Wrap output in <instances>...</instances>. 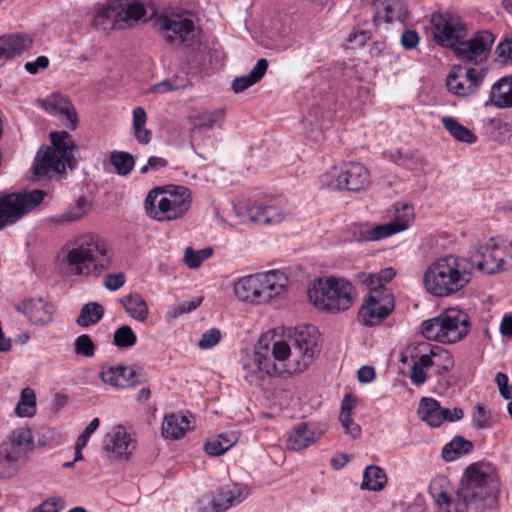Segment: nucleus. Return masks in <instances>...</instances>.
<instances>
[{
  "label": "nucleus",
  "instance_id": "obj_1",
  "mask_svg": "<svg viewBox=\"0 0 512 512\" xmlns=\"http://www.w3.org/2000/svg\"><path fill=\"white\" fill-rule=\"evenodd\" d=\"M318 340V331L312 325L295 327L287 341L277 339L270 332L263 334L253 355H246L241 360L244 378L253 382L283 372H303L318 353Z\"/></svg>",
  "mask_w": 512,
  "mask_h": 512
},
{
  "label": "nucleus",
  "instance_id": "obj_2",
  "mask_svg": "<svg viewBox=\"0 0 512 512\" xmlns=\"http://www.w3.org/2000/svg\"><path fill=\"white\" fill-rule=\"evenodd\" d=\"M111 267L105 240L84 234L69 241L62 250L60 268L68 275L99 277Z\"/></svg>",
  "mask_w": 512,
  "mask_h": 512
},
{
  "label": "nucleus",
  "instance_id": "obj_3",
  "mask_svg": "<svg viewBox=\"0 0 512 512\" xmlns=\"http://www.w3.org/2000/svg\"><path fill=\"white\" fill-rule=\"evenodd\" d=\"M471 279V268L465 258L446 255L427 266L423 286L427 293L435 297H448L464 289Z\"/></svg>",
  "mask_w": 512,
  "mask_h": 512
},
{
  "label": "nucleus",
  "instance_id": "obj_4",
  "mask_svg": "<svg viewBox=\"0 0 512 512\" xmlns=\"http://www.w3.org/2000/svg\"><path fill=\"white\" fill-rule=\"evenodd\" d=\"M475 511L484 512L497 507L500 493L499 475L490 463L478 462L466 468L459 488Z\"/></svg>",
  "mask_w": 512,
  "mask_h": 512
},
{
  "label": "nucleus",
  "instance_id": "obj_5",
  "mask_svg": "<svg viewBox=\"0 0 512 512\" xmlns=\"http://www.w3.org/2000/svg\"><path fill=\"white\" fill-rule=\"evenodd\" d=\"M191 206V192L182 185H166L150 190L145 199L147 215L157 221L181 218Z\"/></svg>",
  "mask_w": 512,
  "mask_h": 512
},
{
  "label": "nucleus",
  "instance_id": "obj_6",
  "mask_svg": "<svg viewBox=\"0 0 512 512\" xmlns=\"http://www.w3.org/2000/svg\"><path fill=\"white\" fill-rule=\"evenodd\" d=\"M288 284L285 273L270 270L240 278L234 284V293L241 301L259 305L280 295Z\"/></svg>",
  "mask_w": 512,
  "mask_h": 512
},
{
  "label": "nucleus",
  "instance_id": "obj_7",
  "mask_svg": "<svg viewBox=\"0 0 512 512\" xmlns=\"http://www.w3.org/2000/svg\"><path fill=\"white\" fill-rule=\"evenodd\" d=\"M409 355L413 361L409 378L414 385H422L427 380L426 369L433 368L438 376L449 373L455 364L450 351L442 346L429 342H419L409 347Z\"/></svg>",
  "mask_w": 512,
  "mask_h": 512
},
{
  "label": "nucleus",
  "instance_id": "obj_8",
  "mask_svg": "<svg viewBox=\"0 0 512 512\" xmlns=\"http://www.w3.org/2000/svg\"><path fill=\"white\" fill-rule=\"evenodd\" d=\"M146 0H109L93 17L92 25L100 30L122 29L149 20Z\"/></svg>",
  "mask_w": 512,
  "mask_h": 512
},
{
  "label": "nucleus",
  "instance_id": "obj_9",
  "mask_svg": "<svg viewBox=\"0 0 512 512\" xmlns=\"http://www.w3.org/2000/svg\"><path fill=\"white\" fill-rule=\"evenodd\" d=\"M34 450V437L28 427H18L0 443V479L15 477Z\"/></svg>",
  "mask_w": 512,
  "mask_h": 512
},
{
  "label": "nucleus",
  "instance_id": "obj_10",
  "mask_svg": "<svg viewBox=\"0 0 512 512\" xmlns=\"http://www.w3.org/2000/svg\"><path fill=\"white\" fill-rule=\"evenodd\" d=\"M469 331L468 315L456 308L447 309L421 324V333L427 340L442 344L457 343L464 339Z\"/></svg>",
  "mask_w": 512,
  "mask_h": 512
},
{
  "label": "nucleus",
  "instance_id": "obj_11",
  "mask_svg": "<svg viewBox=\"0 0 512 512\" xmlns=\"http://www.w3.org/2000/svg\"><path fill=\"white\" fill-rule=\"evenodd\" d=\"M307 294L316 308L331 313L347 310L352 305V285L344 279L319 278Z\"/></svg>",
  "mask_w": 512,
  "mask_h": 512
},
{
  "label": "nucleus",
  "instance_id": "obj_12",
  "mask_svg": "<svg viewBox=\"0 0 512 512\" xmlns=\"http://www.w3.org/2000/svg\"><path fill=\"white\" fill-rule=\"evenodd\" d=\"M50 139L51 146L39 150L34 161L33 169L38 177L64 172L73 158L74 142L69 133L51 132Z\"/></svg>",
  "mask_w": 512,
  "mask_h": 512
},
{
  "label": "nucleus",
  "instance_id": "obj_13",
  "mask_svg": "<svg viewBox=\"0 0 512 512\" xmlns=\"http://www.w3.org/2000/svg\"><path fill=\"white\" fill-rule=\"evenodd\" d=\"M469 258L471 265L487 274L512 269V240L490 238L475 247Z\"/></svg>",
  "mask_w": 512,
  "mask_h": 512
},
{
  "label": "nucleus",
  "instance_id": "obj_14",
  "mask_svg": "<svg viewBox=\"0 0 512 512\" xmlns=\"http://www.w3.org/2000/svg\"><path fill=\"white\" fill-rule=\"evenodd\" d=\"M369 184V172L361 164L344 163L331 167L320 177V185L330 190L357 192Z\"/></svg>",
  "mask_w": 512,
  "mask_h": 512
},
{
  "label": "nucleus",
  "instance_id": "obj_15",
  "mask_svg": "<svg viewBox=\"0 0 512 512\" xmlns=\"http://www.w3.org/2000/svg\"><path fill=\"white\" fill-rule=\"evenodd\" d=\"M44 192L33 190L29 193H10L0 196V230L15 224L38 206L44 199Z\"/></svg>",
  "mask_w": 512,
  "mask_h": 512
},
{
  "label": "nucleus",
  "instance_id": "obj_16",
  "mask_svg": "<svg viewBox=\"0 0 512 512\" xmlns=\"http://www.w3.org/2000/svg\"><path fill=\"white\" fill-rule=\"evenodd\" d=\"M155 26L163 39L173 45L189 41L195 32V25L189 14L164 10L155 20Z\"/></svg>",
  "mask_w": 512,
  "mask_h": 512
},
{
  "label": "nucleus",
  "instance_id": "obj_17",
  "mask_svg": "<svg viewBox=\"0 0 512 512\" xmlns=\"http://www.w3.org/2000/svg\"><path fill=\"white\" fill-rule=\"evenodd\" d=\"M430 23L433 40L444 48L453 47L459 39H464L466 36V26L455 13L434 12L431 14Z\"/></svg>",
  "mask_w": 512,
  "mask_h": 512
},
{
  "label": "nucleus",
  "instance_id": "obj_18",
  "mask_svg": "<svg viewBox=\"0 0 512 512\" xmlns=\"http://www.w3.org/2000/svg\"><path fill=\"white\" fill-rule=\"evenodd\" d=\"M487 69L482 65L468 63L454 66L446 78L448 91L459 97H467L477 91L486 77Z\"/></svg>",
  "mask_w": 512,
  "mask_h": 512
},
{
  "label": "nucleus",
  "instance_id": "obj_19",
  "mask_svg": "<svg viewBox=\"0 0 512 512\" xmlns=\"http://www.w3.org/2000/svg\"><path fill=\"white\" fill-rule=\"evenodd\" d=\"M392 215L393 220L386 224L361 227L359 240L378 241L406 230L414 217L413 207L407 203H396Z\"/></svg>",
  "mask_w": 512,
  "mask_h": 512
},
{
  "label": "nucleus",
  "instance_id": "obj_20",
  "mask_svg": "<svg viewBox=\"0 0 512 512\" xmlns=\"http://www.w3.org/2000/svg\"><path fill=\"white\" fill-rule=\"evenodd\" d=\"M495 38L494 35L486 30L479 31L469 40L459 39L457 44L449 49L462 60L474 62L475 65H481L486 59Z\"/></svg>",
  "mask_w": 512,
  "mask_h": 512
},
{
  "label": "nucleus",
  "instance_id": "obj_21",
  "mask_svg": "<svg viewBox=\"0 0 512 512\" xmlns=\"http://www.w3.org/2000/svg\"><path fill=\"white\" fill-rule=\"evenodd\" d=\"M448 488L449 483L444 478H436L429 485V493L437 505V512H469L473 510L470 503L460 496L459 490L456 496L451 498Z\"/></svg>",
  "mask_w": 512,
  "mask_h": 512
},
{
  "label": "nucleus",
  "instance_id": "obj_22",
  "mask_svg": "<svg viewBox=\"0 0 512 512\" xmlns=\"http://www.w3.org/2000/svg\"><path fill=\"white\" fill-rule=\"evenodd\" d=\"M394 308L391 294H369L359 310V321L367 326H374L385 319Z\"/></svg>",
  "mask_w": 512,
  "mask_h": 512
},
{
  "label": "nucleus",
  "instance_id": "obj_23",
  "mask_svg": "<svg viewBox=\"0 0 512 512\" xmlns=\"http://www.w3.org/2000/svg\"><path fill=\"white\" fill-rule=\"evenodd\" d=\"M417 412L420 419L431 427H439L445 421H458L462 419L464 415L461 408H442L438 401L428 397H424L420 400Z\"/></svg>",
  "mask_w": 512,
  "mask_h": 512
},
{
  "label": "nucleus",
  "instance_id": "obj_24",
  "mask_svg": "<svg viewBox=\"0 0 512 512\" xmlns=\"http://www.w3.org/2000/svg\"><path fill=\"white\" fill-rule=\"evenodd\" d=\"M104 450L117 460H128L136 448V440L122 425L109 431L103 440Z\"/></svg>",
  "mask_w": 512,
  "mask_h": 512
},
{
  "label": "nucleus",
  "instance_id": "obj_25",
  "mask_svg": "<svg viewBox=\"0 0 512 512\" xmlns=\"http://www.w3.org/2000/svg\"><path fill=\"white\" fill-rule=\"evenodd\" d=\"M328 429L326 423H300L293 427L286 440L287 448L300 451L320 439Z\"/></svg>",
  "mask_w": 512,
  "mask_h": 512
},
{
  "label": "nucleus",
  "instance_id": "obj_26",
  "mask_svg": "<svg viewBox=\"0 0 512 512\" xmlns=\"http://www.w3.org/2000/svg\"><path fill=\"white\" fill-rule=\"evenodd\" d=\"M100 378L106 384L115 388H126L145 382V372L142 368L126 367L124 365L110 366L100 372Z\"/></svg>",
  "mask_w": 512,
  "mask_h": 512
},
{
  "label": "nucleus",
  "instance_id": "obj_27",
  "mask_svg": "<svg viewBox=\"0 0 512 512\" xmlns=\"http://www.w3.org/2000/svg\"><path fill=\"white\" fill-rule=\"evenodd\" d=\"M37 103L52 115H61L65 127L75 130L78 124V117L71 101L65 96L53 93L45 99H38Z\"/></svg>",
  "mask_w": 512,
  "mask_h": 512
},
{
  "label": "nucleus",
  "instance_id": "obj_28",
  "mask_svg": "<svg viewBox=\"0 0 512 512\" xmlns=\"http://www.w3.org/2000/svg\"><path fill=\"white\" fill-rule=\"evenodd\" d=\"M246 497V490L241 485L224 487L217 491L215 496L204 505V499L200 501V512H224L230 507L239 504Z\"/></svg>",
  "mask_w": 512,
  "mask_h": 512
},
{
  "label": "nucleus",
  "instance_id": "obj_29",
  "mask_svg": "<svg viewBox=\"0 0 512 512\" xmlns=\"http://www.w3.org/2000/svg\"><path fill=\"white\" fill-rule=\"evenodd\" d=\"M15 309L36 325L42 326L53 321V306L40 298L23 299L16 304Z\"/></svg>",
  "mask_w": 512,
  "mask_h": 512
},
{
  "label": "nucleus",
  "instance_id": "obj_30",
  "mask_svg": "<svg viewBox=\"0 0 512 512\" xmlns=\"http://www.w3.org/2000/svg\"><path fill=\"white\" fill-rule=\"evenodd\" d=\"M373 20L376 25L381 23L403 22L407 14L405 0H376Z\"/></svg>",
  "mask_w": 512,
  "mask_h": 512
},
{
  "label": "nucleus",
  "instance_id": "obj_31",
  "mask_svg": "<svg viewBox=\"0 0 512 512\" xmlns=\"http://www.w3.org/2000/svg\"><path fill=\"white\" fill-rule=\"evenodd\" d=\"M245 217L250 222H257L265 225H275L281 223L286 214L282 208L274 204L252 205L246 208Z\"/></svg>",
  "mask_w": 512,
  "mask_h": 512
},
{
  "label": "nucleus",
  "instance_id": "obj_32",
  "mask_svg": "<svg viewBox=\"0 0 512 512\" xmlns=\"http://www.w3.org/2000/svg\"><path fill=\"white\" fill-rule=\"evenodd\" d=\"M33 40L28 34H10L0 37V59H10L29 50Z\"/></svg>",
  "mask_w": 512,
  "mask_h": 512
},
{
  "label": "nucleus",
  "instance_id": "obj_33",
  "mask_svg": "<svg viewBox=\"0 0 512 512\" xmlns=\"http://www.w3.org/2000/svg\"><path fill=\"white\" fill-rule=\"evenodd\" d=\"M395 271L391 267L384 268L378 273L361 272L357 274V279L361 284L366 286L369 294H389L385 289V285L395 276Z\"/></svg>",
  "mask_w": 512,
  "mask_h": 512
},
{
  "label": "nucleus",
  "instance_id": "obj_34",
  "mask_svg": "<svg viewBox=\"0 0 512 512\" xmlns=\"http://www.w3.org/2000/svg\"><path fill=\"white\" fill-rule=\"evenodd\" d=\"M489 102L499 109L512 108V75L502 77L492 85Z\"/></svg>",
  "mask_w": 512,
  "mask_h": 512
},
{
  "label": "nucleus",
  "instance_id": "obj_35",
  "mask_svg": "<svg viewBox=\"0 0 512 512\" xmlns=\"http://www.w3.org/2000/svg\"><path fill=\"white\" fill-rule=\"evenodd\" d=\"M190 429V421L181 413H172L164 417L162 435L166 439L177 440L182 438Z\"/></svg>",
  "mask_w": 512,
  "mask_h": 512
},
{
  "label": "nucleus",
  "instance_id": "obj_36",
  "mask_svg": "<svg viewBox=\"0 0 512 512\" xmlns=\"http://www.w3.org/2000/svg\"><path fill=\"white\" fill-rule=\"evenodd\" d=\"M89 210V202L85 197L81 196L77 199L75 205L68 207L65 211L58 215L50 217L49 222L56 226L71 224L81 220L88 214Z\"/></svg>",
  "mask_w": 512,
  "mask_h": 512
},
{
  "label": "nucleus",
  "instance_id": "obj_37",
  "mask_svg": "<svg viewBox=\"0 0 512 512\" xmlns=\"http://www.w3.org/2000/svg\"><path fill=\"white\" fill-rule=\"evenodd\" d=\"M126 313L139 322H145L149 315L148 305L139 293L126 295L120 299Z\"/></svg>",
  "mask_w": 512,
  "mask_h": 512
},
{
  "label": "nucleus",
  "instance_id": "obj_38",
  "mask_svg": "<svg viewBox=\"0 0 512 512\" xmlns=\"http://www.w3.org/2000/svg\"><path fill=\"white\" fill-rule=\"evenodd\" d=\"M268 68L266 59H259L249 74L237 77L232 82V89L240 93L259 82L265 75Z\"/></svg>",
  "mask_w": 512,
  "mask_h": 512
},
{
  "label": "nucleus",
  "instance_id": "obj_39",
  "mask_svg": "<svg viewBox=\"0 0 512 512\" xmlns=\"http://www.w3.org/2000/svg\"><path fill=\"white\" fill-rule=\"evenodd\" d=\"M239 436L236 432L220 433L210 438L204 445V450L210 456H220L237 443Z\"/></svg>",
  "mask_w": 512,
  "mask_h": 512
},
{
  "label": "nucleus",
  "instance_id": "obj_40",
  "mask_svg": "<svg viewBox=\"0 0 512 512\" xmlns=\"http://www.w3.org/2000/svg\"><path fill=\"white\" fill-rule=\"evenodd\" d=\"M355 406V401L350 395L346 394L341 402V410L339 414V421L345 430V433L356 439L361 434L360 426L352 419V409Z\"/></svg>",
  "mask_w": 512,
  "mask_h": 512
},
{
  "label": "nucleus",
  "instance_id": "obj_41",
  "mask_svg": "<svg viewBox=\"0 0 512 512\" xmlns=\"http://www.w3.org/2000/svg\"><path fill=\"white\" fill-rule=\"evenodd\" d=\"M387 483V477L382 468L370 465L365 468L361 488L369 491H380Z\"/></svg>",
  "mask_w": 512,
  "mask_h": 512
},
{
  "label": "nucleus",
  "instance_id": "obj_42",
  "mask_svg": "<svg viewBox=\"0 0 512 512\" xmlns=\"http://www.w3.org/2000/svg\"><path fill=\"white\" fill-rule=\"evenodd\" d=\"M441 122L444 128L455 140L467 144H473L476 142L477 136L467 127H464L456 121L453 117H443Z\"/></svg>",
  "mask_w": 512,
  "mask_h": 512
},
{
  "label": "nucleus",
  "instance_id": "obj_43",
  "mask_svg": "<svg viewBox=\"0 0 512 512\" xmlns=\"http://www.w3.org/2000/svg\"><path fill=\"white\" fill-rule=\"evenodd\" d=\"M104 315V308L98 302H89L83 305L76 319V323L83 328L97 324Z\"/></svg>",
  "mask_w": 512,
  "mask_h": 512
},
{
  "label": "nucleus",
  "instance_id": "obj_44",
  "mask_svg": "<svg viewBox=\"0 0 512 512\" xmlns=\"http://www.w3.org/2000/svg\"><path fill=\"white\" fill-rule=\"evenodd\" d=\"M473 444L463 437L457 436L447 443L442 449V457L445 461H453L458 457L469 453Z\"/></svg>",
  "mask_w": 512,
  "mask_h": 512
},
{
  "label": "nucleus",
  "instance_id": "obj_45",
  "mask_svg": "<svg viewBox=\"0 0 512 512\" xmlns=\"http://www.w3.org/2000/svg\"><path fill=\"white\" fill-rule=\"evenodd\" d=\"M15 412L20 417H32L36 413V396L32 388L26 387L21 391Z\"/></svg>",
  "mask_w": 512,
  "mask_h": 512
},
{
  "label": "nucleus",
  "instance_id": "obj_46",
  "mask_svg": "<svg viewBox=\"0 0 512 512\" xmlns=\"http://www.w3.org/2000/svg\"><path fill=\"white\" fill-rule=\"evenodd\" d=\"M223 117L224 111L222 109L215 110L212 112H206L199 115L194 119L193 124L190 128L191 135L195 136L197 133H200L204 128L212 129V127Z\"/></svg>",
  "mask_w": 512,
  "mask_h": 512
},
{
  "label": "nucleus",
  "instance_id": "obj_47",
  "mask_svg": "<svg viewBox=\"0 0 512 512\" xmlns=\"http://www.w3.org/2000/svg\"><path fill=\"white\" fill-rule=\"evenodd\" d=\"M111 164L115 167L118 175H128L134 167V157L124 151H114L110 155Z\"/></svg>",
  "mask_w": 512,
  "mask_h": 512
},
{
  "label": "nucleus",
  "instance_id": "obj_48",
  "mask_svg": "<svg viewBox=\"0 0 512 512\" xmlns=\"http://www.w3.org/2000/svg\"><path fill=\"white\" fill-rule=\"evenodd\" d=\"M392 160L395 163L402 165L411 171H420L427 164L425 158L419 154H403L400 151H397L395 154L392 155Z\"/></svg>",
  "mask_w": 512,
  "mask_h": 512
},
{
  "label": "nucleus",
  "instance_id": "obj_49",
  "mask_svg": "<svg viewBox=\"0 0 512 512\" xmlns=\"http://www.w3.org/2000/svg\"><path fill=\"white\" fill-rule=\"evenodd\" d=\"M202 297H194L190 300H185L179 304H175L169 307L166 318L167 320H173L177 317L190 313L200 306L202 303Z\"/></svg>",
  "mask_w": 512,
  "mask_h": 512
},
{
  "label": "nucleus",
  "instance_id": "obj_50",
  "mask_svg": "<svg viewBox=\"0 0 512 512\" xmlns=\"http://www.w3.org/2000/svg\"><path fill=\"white\" fill-rule=\"evenodd\" d=\"M212 253V248L194 250L191 247H187L184 252V263L190 269H196L202 264L203 261L208 259Z\"/></svg>",
  "mask_w": 512,
  "mask_h": 512
},
{
  "label": "nucleus",
  "instance_id": "obj_51",
  "mask_svg": "<svg viewBox=\"0 0 512 512\" xmlns=\"http://www.w3.org/2000/svg\"><path fill=\"white\" fill-rule=\"evenodd\" d=\"M136 341V334L128 325H123L114 332L113 344L119 348H130Z\"/></svg>",
  "mask_w": 512,
  "mask_h": 512
},
{
  "label": "nucleus",
  "instance_id": "obj_52",
  "mask_svg": "<svg viewBox=\"0 0 512 512\" xmlns=\"http://www.w3.org/2000/svg\"><path fill=\"white\" fill-rule=\"evenodd\" d=\"M96 346L91 337L87 334H82L75 339L74 352L78 356L91 358L95 355Z\"/></svg>",
  "mask_w": 512,
  "mask_h": 512
},
{
  "label": "nucleus",
  "instance_id": "obj_53",
  "mask_svg": "<svg viewBox=\"0 0 512 512\" xmlns=\"http://www.w3.org/2000/svg\"><path fill=\"white\" fill-rule=\"evenodd\" d=\"M65 505L66 501L62 497L53 496L33 508L32 512H59L65 507Z\"/></svg>",
  "mask_w": 512,
  "mask_h": 512
},
{
  "label": "nucleus",
  "instance_id": "obj_54",
  "mask_svg": "<svg viewBox=\"0 0 512 512\" xmlns=\"http://www.w3.org/2000/svg\"><path fill=\"white\" fill-rule=\"evenodd\" d=\"M221 340V332L217 328H211L205 331L200 340L198 341V347L202 350H207L215 347Z\"/></svg>",
  "mask_w": 512,
  "mask_h": 512
},
{
  "label": "nucleus",
  "instance_id": "obj_55",
  "mask_svg": "<svg viewBox=\"0 0 512 512\" xmlns=\"http://www.w3.org/2000/svg\"><path fill=\"white\" fill-rule=\"evenodd\" d=\"M184 87V84L177 78L165 79L151 87V92L156 94H164L170 91L179 90Z\"/></svg>",
  "mask_w": 512,
  "mask_h": 512
},
{
  "label": "nucleus",
  "instance_id": "obj_56",
  "mask_svg": "<svg viewBox=\"0 0 512 512\" xmlns=\"http://www.w3.org/2000/svg\"><path fill=\"white\" fill-rule=\"evenodd\" d=\"M473 424L479 429L487 428L491 424L490 412L482 405H477L474 409Z\"/></svg>",
  "mask_w": 512,
  "mask_h": 512
},
{
  "label": "nucleus",
  "instance_id": "obj_57",
  "mask_svg": "<svg viewBox=\"0 0 512 512\" xmlns=\"http://www.w3.org/2000/svg\"><path fill=\"white\" fill-rule=\"evenodd\" d=\"M496 53L502 63H512V39L502 40L496 48Z\"/></svg>",
  "mask_w": 512,
  "mask_h": 512
},
{
  "label": "nucleus",
  "instance_id": "obj_58",
  "mask_svg": "<svg viewBox=\"0 0 512 512\" xmlns=\"http://www.w3.org/2000/svg\"><path fill=\"white\" fill-rule=\"evenodd\" d=\"M400 43L405 50H412L419 43V35L415 30L407 29L402 33Z\"/></svg>",
  "mask_w": 512,
  "mask_h": 512
},
{
  "label": "nucleus",
  "instance_id": "obj_59",
  "mask_svg": "<svg viewBox=\"0 0 512 512\" xmlns=\"http://www.w3.org/2000/svg\"><path fill=\"white\" fill-rule=\"evenodd\" d=\"M370 38L371 35L368 31L360 30L351 32L347 41L352 45V48H360L364 46Z\"/></svg>",
  "mask_w": 512,
  "mask_h": 512
},
{
  "label": "nucleus",
  "instance_id": "obj_60",
  "mask_svg": "<svg viewBox=\"0 0 512 512\" xmlns=\"http://www.w3.org/2000/svg\"><path fill=\"white\" fill-rule=\"evenodd\" d=\"M124 273L109 274L106 276L104 286L110 291H116L125 284Z\"/></svg>",
  "mask_w": 512,
  "mask_h": 512
},
{
  "label": "nucleus",
  "instance_id": "obj_61",
  "mask_svg": "<svg viewBox=\"0 0 512 512\" xmlns=\"http://www.w3.org/2000/svg\"><path fill=\"white\" fill-rule=\"evenodd\" d=\"M49 66V59L46 56H39L35 61L27 62L25 64V70L34 75L37 74L40 69H45Z\"/></svg>",
  "mask_w": 512,
  "mask_h": 512
},
{
  "label": "nucleus",
  "instance_id": "obj_62",
  "mask_svg": "<svg viewBox=\"0 0 512 512\" xmlns=\"http://www.w3.org/2000/svg\"><path fill=\"white\" fill-rule=\"evenodd\" d=\"M166 165H167L166 159H164L162 157L151 156L148 159L147 164L144 165L143 167H141L140 172L142 174H145L149 170H158L160 168L165 167Z\"/></svg>",
  "mask_w": 512,
  "mask_h": 512
},
{
  "label": "nucleus",
  "instance_id": "obj_63",
  "mask_svg": "<svg viewBox=\"0 0 512 512\" xmlns=\"http://www.w3.org/2000/svg\"><path fill=\"white\" fill-rule=\"evenodd\" d=\"M358 381L361 383H369L375 378V370L370 366H362L357 372Z\"/></svg>",
  "mask_w": 512,
  "mask_h": 512
},
{
  "label": "nucleus",
  "instance_id": "obj_64",
  "mask_svg": "<svg viewBox=\"0 0 512 512\" xmlns=\"http://www.w3.org/2000/svg\"><path fill=\"white\" fill-rule=\"evenodd\" d=\"M147 122V115L142 107L133 109V128L145 126Z\"/></svg>",
  "mask_w": 512,
  "mask_h": 512
}]
</instances>
